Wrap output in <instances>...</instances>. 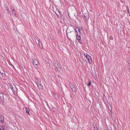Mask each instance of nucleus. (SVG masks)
Wrapping results in <instances>:
<instances>
[{"mask_svg": "<svg viewBox=\"0 0 130 130\" xmlns=\"http://www.w3.org/2000/svg\"><path fill=\"white\" fill-rule=\"evenodd\" d=\"M54 62V65L56 66L57 70L59 72H60L62 70V69L59 63L56 61H55Z\"/></svg>", "mask_w": 130, "mask_h": 130, "instance_id": "1", "label": "nucleus"}, {"mask_svg": "<svg viewBox=\"0 0 130 130\" xmlns=\"http://www.w3.org/2000/svg\"><path fill=\"white\" fill-rule=\"evenodd\" d=\"M68 28H69V30L70 32L69 33H70L71 32H73L74 30V29H75V28H77V29L78 30L79 32L80 31L79 30L78 28L76 26H70L69 27H68Z\"/></svg>", "mask_w": 130, "mask_h": 130, "instance_id": "2", "label": "nucleus"}, {"mask_svg": "<svg viewBox=\"0 0 130 130\" xmlns=\"http://www.w3.org/2000/svg\"><path fill=\"white\" fill-rule=\"evenodd\" d=\"M32 62L33 63V65L35 68H37L38 67V66L39 64V63L37 60V59H34L33 60Z\"/></svg>", "mask_w": 130, "mask_h": 130, "instance_id": "3", "label": "nucleus"}, {"mask_svg": "<svg viewBox=\"0 0 130 130\" xmlns=\"http://www.w3.org/2000/svg\"><path fill=\"white\" fill-rule=\"evenodd\" d=\"M9 88L11 89L14 93H15V86H13L12 85H10L9 86Z\"/></svg>", "mask_w": 130, "mask_h": 130, "instance_id": "4", "label": "nucleus"}, {"mask_svg": "<svg viewBox=\"0 0 130 130\" xmlns=\"http://www.w3.org/2000/svg\"><path fill=\"white\" fill-rule=\"evenodd\" d=\"M4 98L3 96V93H0V102H3Z\"/></svg>", "mask_w": 130, "mask_h": 130, "instance_id": "5", "label": "nucleus"}, {"mask_svg": "<svg viewBox=\"0 0 130 130\" xmlns=\"http://www.w3.org/2000/svg\"><path fill=\"white\" fill-rule=\"evenodd\" d=\"M83 14L85 18V19L86 20H87V21H88L89 19V15H88L87 13H83Z\"/></svg>", "mask_w": 130, "mask_h": 130, "instance_id": "6", "label": "nucleus"}, {"mask_svg": "<svg viewBox=\"0 0 130 130\" xmlns=\"http://www.w3.org/2000/svg\"><path fill=\"white\" fill-rule=\"evenodd\" d=\"M86 59L87 60L89 63L90 64H91L92 62V60L90 56L89 55V56H87V58H86Z\"/></svg>", "mask_w": 130, "mask_h": 130, "instance_id": "7", "label": "nucleus"}, {"mask_svg": "<svg viewBox=\"0 0 130 130\" xmlns=\"http://www.w3.org/2000/svg\"><path fill=\"white\" fill-rule=\"evenodd\" d=\"M0 73L3 77H5V74L4 71L2 69L0 70Z\"/></svg>", "mask_w": 130, "mask_h": 130, "instance_id": "8", "label": "nucleus"}, {"mask_svg": "<svg viewBox=\"0 0 130 130\" xmlns=\"http://www.w3.org/2000/svg\"><path fill=\"white\" fill-rule=\"evenodd\" d=\"M76 37L78 42H80V41H81V38L78 35V34L76 35Z\"/></svg>", "mask_w": 130, "mask_h": 130, "instance_id": "9", "label": "nucleus"}, {"mask_svg": "<svg viewBox=\"0 0 130 130\" xmlns=\"http://www.w3.org/2000/svg\"><path fill=\"white\" fill-rule=\"evenodd\" d=\"M4 117L2 116L1 115L0 116V121L2 123H3L4 122Z\"/></svg>", "mask_w": 130, "mask_h": 130, "instance_id": "10", "label": "nucleus"}, {"mask_svg": "<svg viewBox=\"0 0 130 130\" xmlns=\"http://www.w3.org/2000/svg\"><path fill=\"white\" fill-rule=\"evenodd\" d=\"M41 80L39 78H37V81H36V83H37V85L38 86V85H40L41 83Z\"/></svg>", "mask_w": 130, "mask_h": 130, "instance_id": "11", "label": "nucleus"}, {"mask_svg": "<svg viewBox=\"0 0 130 130\" xmlns=\"http://www.w3.org/2000/svg\"><path fill=\"white\" fill-rule=\"evenodd\" d=\"M71 88L72 89V90L74 92H75L76 91V89L75 88V87L74 86H73V85H72L71 87Z\"/></svg>", "mask_w": 130, "mask_h": 130, "instance_id": "12", "label": "nucleus"}, {"mask_svg": "<svg viewBox=\"0 0 130 130\" xmlns=\"http://www.w3.org/2000/svg\"><path fill=\"white\" fill-rule=\"evenodd\" d=\"M25 109H26V113L28 115H29V109L26 107H25Z\"/></svg>", "mask_w": 130, "mask_h": 130, "instance_id": "13", "label": "nucleus"}, {"mask_svg": "<svg viewBox=\"0 0 130 130\" xmlns=\"http://www.w3.org/2000/svg\"><path fill=\"white\" fill-rule=\"evenodd\" d=\"M36 39L38 40V44H39L40 47L41 48H42V46H40V44H39V42H40V39L39 38H38L37 39Z\"/></svg>", "mask_w": 130, "mask_h": 130, "instance_id": "14", "label": "nucleus"}, {"mask_svg": "<svg viewBox=\"0 0 130 130\" xmlns=\"http://www.w3.org/2000/svg\"><path fill=\"white\" fill-rule=\"evenodd\" d=\"M84 55L86 57V58H87V56H89V55L87 53H84Z\"/></svg>", "mask_w": 130, "mask_h": 130, "instance_id": "15", "label": "nucleus"}, {"mask_svg": "<svg viewBox=\"0 0 130 130\" xmlns=\"http://www.w3.org/2000/svg\"><path fill=\"white\" fill-rule=\"evenodd\" d=\"M39 86H40V88L42 89H43V87L41 85V83L40 84V85H38V86L39 87Z\"/></svg>", "mask_w": 130, "mask_h": 130, "instance_id": "16", "label": "nucleus"}, {"mask_svg": "<svg viewBox=\"0 0 130 130\" xmlns=\"http://www.w3.org/2000/svg\"><path fill=\"white\" fill-rule=\"evenodd\" d=\"M5 7L6 10H8V6L7 5H5Z\"/></svg>", "mask_w": 130, "mask_h": 130, "instance_id": "17", "label": "nucleus"}, {"mask_svg": "<svg viewBox=\"0 0 130 130\" xmlns=\"http://www.w3.org/2000/svg\"><path fill=\"white\" fill-rule=\"evenodd\" d=\"M4 126H2V127L0 128V130H4Z\"/></svg>", "mask_w": 130, "mask_h": 130, "instance_id": "18", "label": "nucleus"}, {"mask_svg": "<svg viewBox=\"0 0 130 130\" xmlns=\"http://www.w3.org/2000/svg\"><path fill=\"white\" fill-rule=\"evenodd\" d=\"M126 8H127V11L128 13H129V9L128 8V6H126Z\"/></svg>", "mask_w": 130, "mask_h": 130, "instance_id": "19", "label": "nucleus"}, {"mask_svg": "<svg viewBox=\"0 0 130 130\" xmlns=\"http://www.w3.org/2000/svg\"><path fill=\"white\" fill-rule=\"evenodd\" d=\"M91 81H90L89 83L88 84V86H89L91 84Z\"/></svg>", "mask_w": 130, "mask_h": 130, "instance_id": "20", "label": "nucleus"}, {"mask_svg": "<svg viewBox=\"0 0 130 130\" xmlns=\"http://www.w3.org/2000/svg\"><path fill=\"white\" fill-rule=\"evenodd\" d=\"M77 28H75V29H74V30L75 31V32L77 34H78V33H77Z\"/></svg>", "mask_w": 130, "mask_h": 130, "instance_id": "21", "label": "nucleus"}, {"mask_svg": "<svg viewBox=\"0 0 130 130\" xmlns=\"http://www.w3.org/2000/svg\"><path fill=\"white\" fill-rule=\"evenodd\" d=\"M94 130H99L98 129L97 127H94Z\"/></svg>", "mask_w": 130, "mask_h": 130, "instance_id": "22", "label": "nucleus"}, {"mask_svg": "<svg viewBox=\"0 0 130 130\" xmlns=\"http://www.w3.org/2000/svg\"><path fill=\"white\" fill-rule=\"evenodd\" d=\"M7 10V13L8 14H9V13L10 12V11L9 9H8V10Z\"/></svg>", "mask_w": 130, "mask_h": 130, "instance_id": "23", "label": "nucleus"}, {"mask_svg": "<svg viewBox=\"0 0 130 130\" xmlns=\"http://www.w3.org/2000/svg\"><path fill=\"white\" fill-rule=\"evenodd\" d=\"M79 28L80 29H82V27L81 26H80L79 27Z\"/></svg>", "mask_w": 130, "mask_h": 130, "instance_id": "24", "label": "nucleus"}, {"mask_svg": "<svg viewBox=\"0 0 130 130\" xmlns=\"http://www.w3.org/2000/svg\"><path fill=\"white\" fill-rule=\"evenodd\" d=\"M12 12H13L15 11V9H13V10H12Z\"/></svg>", "mask_w": 130, "mask_h": 130, "instance_id": "25", "label": "nucleus"}, {"mask_svg": "<svg viewBox=\"0 0 130 130\" xmlns=\"http://www.w3.org/2000/svg\"><path fill=\"white\" fill-rule=\"evenodd\" d=\"M55 97V98H58V96H57V97H56V96H55V95L54 96Z\"/></svg>", "mask_w": 130, "mask_h": 130, "instance_id": "26", "label": "nucleus"}, {"mask_svg": "<svg viewBox=\"0 0 130 130\" xmlns=\"http://www.w3.org/2000/svg\"><path fill=\"white\" fill-rule=\"evenodd\" d=\"M55 13L56 15H57V16H58V14H57L56 13V12H55Z\"/></svg>", "mask_w": 130, "mask_h": 130, "instance_id": "27", "label": "nucleus"}, {"mask_svg": "<svg viewBox=\"0 0 130 130\" xmlns=\"http://www.w3.org/2000/svg\"><path fill=\"white\" fill-rule=\"evenodd\" d=\"M14 13V14L15 15V12Z\"/></svg>", "mask_w": 130, "mask_h": 130, "instance_id": "28", "label": "nucleus"}, {"mask_svg": "<svg viewBox=\"0 0 130 130\" xmlns=\"http://www.w3.org/2000/svg\"><path fill=\"white\" fill-rule=\"evenodd\" d=\"M58 12H59V14H60V12H59V11H58Z\"/></svg>", "mask_w": 130, "mask_h": 130, "instance_id": "29", "label": "nucleus"}, {"mask_svg": "<svg viewBox=\"0 0 130 130\" xmlns=\"http://www.w3.org/2000/svg\"><path fill=\"white\" fill-rule=\"evenodd\" d=\"M53 108L54 109V107H53V108H52V109H53Z\"/></svg>", "mask_w": 130, "mask_h": 130, "instance_id": "30", "label": "nucleus"}, {"mask_svg": "<svg viewBox=\"0 0 130 130\" xmlns=\"http://www.w3.org/2000/svg\"><path fill=\"white\" fill-rule=\"evenodd\" d=\"M40 42H39V44H40ZM40 43H41L40 42Z\"/></svg>", "mask_w": 130, "mask_h": 130, "instance_id": "31", "label": "nucleus"}, {"mask_svg": "<svg viewBox=\"0 0 130 130\" xmlns=\"http://www.w3.org/2000/svg\"><path fill=\"white\" fill-rule=\"evenodd\" d=\"M9 14H10V15H11V13Z\"/></svg>", "mask_w": 130, "mask_h": 130, "instance_id": "32", "label": "nucleus"}, {"mask_svg": "<svg viewBox=\"0 0 130 130\" xmlns=\"http://www.w3.org/2000/svg\"><path fill=\"white\" fill-rule=\"evenodd\" d=\"M1 14H0V16H1Z\"/></svg>", "mask_w": 130, "mask_h": 130, "instance_id": "33", "label": "nucleus"}]
</instances>
